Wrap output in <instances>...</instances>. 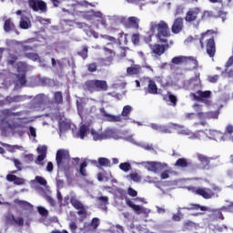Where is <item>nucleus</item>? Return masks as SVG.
<instances>
[{"label": "nucleus", "mask_w": 233, "mask_h": 233, "mask_svg": "<svg viewBox=\"0 0 233 233\" xmlns=\"http://www.w3.org/2000/svg\"><path fill=\"white\" fill-rule=\"evenodd\" d=\"M156 30H157V34L156 36L159 39L160 43H167V37H170V29L168 28V24L165 21L151 22L149 25V38L156 34Z\"/></svg>", "instance_id": "f257e3e1"}, {"label": "nucleus", "mask_w": 233, "mask_h": 233, "mask_svg": "<svg viewBox=\"0 0 233 233\" xmlns=\"http://www.w3.org/2000/svg\"><path fill=\"white\" fill-rule=\"evenodd\" d=\"M56 160L57 163L58 170L64 172L68 176L70 172V153L66 149H59L56 152Z\"/></svg>", "instance_id": "f03ea898"}, {"label": "nucleus", "mask_w": 233, "mask_h": 233, "mask_svg": "<svg viewBox=\"0 0 233 233\" xmlns=\"http://www.w3.org/2000/svg\"><path fill=\"white\" fill-rule=\"evenodd\" d=\"M132 112V106H125L122 110V114L118 116H114L108 114L105 107L100 108V113L102 115V117L104 118V121H108L109 123H121L123 121V117H128V114Z\"/></svg>", "instance_id": "7ed1b4c3"}, {"label": "nucleus", "mask_w": 233, "mask_h": 233, "mask_svg": "<svg viewBox=\"0 0 233 233\" xmlns=\"http://www.w3.org/2000/svg\"><path fill=\"white\" fill-rule=\"evenodd\" d=\"M210 34H212V31L210 30L203 33L199 38V43L201 48H203V45L207 43V54L209 56V57H214V56H216V42H214V36H212Z\"/></svg>", "instance_id": "20e7f679"}, {"label": "nucleus", "mask_w": 233, "mask_h": 233, "mask_svg": "<svg viewBox=\"0 0 233 233\" xmlns=\"http://www.w3.org/2000/svg\"><path fill=\"white\" fill-rule=\"evenodd\" d=\"M16 70L18 74L16 75V80H15V87L19 88V86H25L26 85V72L28 70H32V66H28L25 62H18L16 65Z\"/></svg>", "instance_id": "39448f33"}, {"label": "nucleus", "mask_w": 233, "mask_h": 233, "mask_svg": "<svg viewBox=\"0 0 233 233\" xmlns=\"http://www.w3.org/2000/svg\"><path fill=\"white\" fill-rule=\"evenodd\" d=\"M35 183H38V185H41L42 187H46L47 182L46 179H45L43 177L36 176L34 180H31V186L35 188V190L40 194V196H44L45 199H46L51 205V207H56V200L52 198V197L45 194V189H43L41 187L36 186Z\"/></svg>", "instance_id": "423d86ee"}, {"label": "nucleus", "mask_w": 233, "mask_h": 233, "mask_svg": "<svg viewBox=\"0 0 233 233\" xmlns=\"http://www.w3.org/2000/svg\"><path fill=\"white\" fill-rule=\"evenodd\" d=\"M85 89L88 92H105L108 90V85L105 80H88L85 83Z\"/></svg>", "instance_id": "0eeeda50"}, {"label": "nucleus", "mask_w": 233, "mask_h": 233, "mask_svg": "<svg viewBox=\"0 0 233 233\" xmlns=\"http://www.w3.org/2000/svg\"><path fill=\"white\" fill-rule=\"evenodd\" d=\"M64 22L66 23V26H76L77 28L82 29L88 37H92V35L95 39L99 37V35L96 31L92 30L90 25L85 23L74 22L72 20H64Z\"/></svg>", "instance_id": "6e6552de"}, {"label": "nucleus", "mask_w": 233, "mask_h": 233, "mask_svg": "<svg viewBox=\"0 0 233 233\" xmlns=\"http://www.w3.org/2000/svg\"><path fill=\"white\" fill-rule=\"evenodd\" d=\"M5 130H9V132L19 136V137H23V136H25V133L26 132V130L25 129V123L21 122V118H18V121L7 123Z\"/></svg>", "instance_id": "1a4fd4ad"}, {"label": "nucleus", "mask_w": 233, "mask_h": 233, "mask_svg": "<svg viewBox=\"0 0 233 233\" xmlns=\"http://www.w3.org/2000/svg\"><path fill=\"white\" fill-rule=\"evenodd\" d=\"M84 19L91 21V23H94L96 19H97V21L102 25V26H104L105 28H106L107 26L106 18L105 17L103 13H101V11L91 10L89 12L84 13Z\"/></svg>", "instance_id": "9d476101"}, {"label": "nucleus", "mask_w": 233, "mask_h": 233, "mask_svg": "<svg viewBox=\"0 0 233 233\" xmlns=\"http://www.w3.org/2000/svg\"><path fill=\"white\" fill-rule=\"evenodd\" d=\"M210 96H212L211 91L198 90L197 93H191L189 97H191L193 101H203L205 105H210V103H212L210 101Z\"/></svg>", "instance_id": "9b49d317"}, {"label": "nucleus", "mask_w": 233, "mask_h": 233, "mask_svg": "<svg viewBox=\"0 0 233 233\" xmlns=\"http://www.w3.org/2000/svg\"><path fill=\"white\" fill-rule=\"evenodd\" d=\"M193 108L198 113V119H218V117H219V112L218 110L203 113V109L201 108V106H199V104H195L193 106Z\"/></svg>", "instance_id": "f8f14e48"}, {"label": "nucleus", "mask_w": 233, "mask_h": 233, "mask_svg": "<svg viewBox=\"0 0 233 233\" xmlns=\"http://www.w3.org/2000/svg\"><path fill=\"white\" fill-rule=\"evenodd\" d=\"M142 167H145L147 170L149 172H154L155 174H157L161 172V170H165L168 167L166 163L161 162H142Z\"/></svg>", "instance_id": "ddd939ff"}, {"label": "nucleus", "mask_w": 233, "mask_h": 233, "mask_svg": "<svg viewBox=\"0 0 233 233\" xmlns=\"http://www.w3.org/2000/svg\"><path fill=\"white\" fill-rule=\"evenodd\" d=\"M70 203L74 208H76L77 211V214L80 216V218H86V209L85 208V205L79 199H77V197L75 195L71 196L70 198Z\"/></svg>", "instance_id": "4468645a"}, {"label": "nucleus", "mask_w": 233, "mask_h": 233, "mask_svg": "<svg viewBox=\"0 0 233 233\" xmlns=\"http://www.w3.org/2000/svg\"><path fill=\"white\" fill-rule=\"evenodd\" d=\"M29 6L34 12H40V14H46L48 7L43 0H29Z\"/></svg>", "instance_id": "2eb2a0df"}, {"label": "nucleus", "mask_w": 233, "mask_h": 233, "mask_svg": "<svg viewBox=\"0 0 233 233\" xmlns=\"http://www.w3.org/2000/svg\"><path fill=\"white\" fill-rule=\"evenodd\" d=\"M201 79L199 78V73H198L195 78L187 80L184 83V88L186 90H199L201 88Z\"/></svg>", "instance_id": "dca6fc26"}, {"label": "nucleus", "mask_w": 233, "mask_h": 233, "mask_svg": "<svg viewBox=\"0 0 233 233\" xmlns=\"http://www.w3.org/2000/svg\"><path fill=\"white\" fill-rule=\"evenodd\" d=\"M126 137L123 132L117 129L108 127L104 131V139H125Z\"/></svg>", "instance_id": "f3484780"}, {"label": "nucleus", "mask_w": 233, "mask_h": 233, "mask_svg": "<svg viewBox=\"0 0 233 233\" xmlns=\"http://www.w3.org/2000/svg\"><path fill=\"white\" fill-rule=\"evenodd\" d=\"M190 61L194 64L193 68H198V60L193 56H175L172 58L171 63L173 65H183L185 63H190Z\"/></svg>", "instance_id": "a211bd4d"}, {"label": "nucleus", "mask_w": 233, "mask_h": 233, "mask_svg": "<svg viewBox=\"0 0 233 233\" xmlns=\"http://www.w3.org/2000/svg\"><path fill=\"white\" fill-rule=\"evenodd\" d=\"M47 101H50L48 96L45 94L36 95L35 97L32 100L31 105H33V110H40L41 105H45Z\"/></svg>", "instance_id": "6ab92c4d"}, {"label": "nucleus", "mask_w": 233, "mask_h": 233, "mask_svg": "<svg viewBox=\"0 0 233 233\" xmlns=\"http://www.w3.org/2000/svg\"><path fill=\"white\" fill-rule=\"evenodd\" d=\"M127 207H130V208H132L134 212L138 216L142 214L145 216V218H148V214H150V209L143 206L136 205L130 200H127Z\"/></svg>", "instance_id": "aec40b11"}, {"label": "nucleus", "mask_w": 233, "mask_h": 233, "mask_svg": "<svg viewBox=\"0 0 233 233\" xmlns=\"http://www.w3.org/2000/svg\"><path fill=\"white\" fill-rule=\"evenodd\" d=\"M16 15H21L20 17V28L26 30L32 26V22L30 21V17L25 13V11L18 10L16 11Z\"/></svg>", "instance_id": "412c9836"}, {"label": "nucleus", "mask_w": 233, "mask_h": 233, "mask_svg": "<svg viewBox=\"0 0 233 233\" xmlns=\"http://www.w3.org/2000/svg\"><path fill=\"white\" fill-rule=\"evenodd\" d=\"M125 141H128L129 143H132V145H136V147H140V148L147 150V152H154V146L152 144H148L147 142H136L132 136L127 137Z\"/></svg>", "instance_id": "4be33fe9"}, {"label": "nucleus", "mask_w": 233, "mask_h": 233, "mask_svg": "<svg viewBox=\"0 0 233 233\" xmlns=\"http://www.w3.org/2000/svg\"><path fill=\"white\" fill-rule=\"evenodd\" d=\"M36 152L38 154L35 163L36 165H40V167H43L45 159H46V152H48V147L44 146H38L36 148Z\"/></svg>", "instance_id": "5701e85b"}, {"label": "nucleus", "mask_w": 233, "mask_h": 233, "mask_svg": "<svg viewBox=\"0 0 233 233\" xmlns=\"http://www.w3.org/2000/svg\"><path fill=\"white\" fill-rule=\"evenodd\" d=\"M96 207L103 212H108L109 198L106 196H99L96 198Z\"/></svg>", "instance_id": "b1692460"}, {"label": "nucleus", "mask_w": 233, "mask_h": 233, "mask_svg": "<svg viewBox=\"0 0 233 233\" xmlns=\"http://www.w3.org/2000/svg\"><path fill=\"white\" fill-rule=\"evenodd\" d=\"M200 13L201 9H199V7L190 8L186 14L185 21H187V23H193V21H197L198 15H199Z\"/></svg>", "instance_id": "393cba45"}, {"label": "nucleus", "mask_w": 233, "mask_h": 233, "mask_svg": "<svg viewBox=\"0 0 233 233\" xmlns=\"http://www.w3.org/2000/svg\"><path fill=\"white\" fill-rule=\"evenodd\" d=\"M195 194L197 196H201L204 198V199H211V198H214V191L210 188L207 187H198L194 190Z\"/></svg>", "instance_id": "a878e982"}, {"label": "nucleus", "mask_w": 233, "mask_h": 233, "mask_svg": "<svg viewBox=\"0 0 233 233\" xmlns=\"http://www.w3.org/2000/svg\"><path fill=\"white\" fill-rule=\"evenodd\" d=\"M208 129L198 130L196 132L191 131L189 139H198V141H205V139H208Z\"/></svg>", "instance_id": "bb28decb"}, {"label": "nucleus", "mask_w": 233, "mask_h": 233, "mask_svg": "<svg viewBox=\"0 0 233 233\" xmlns=\"http://www.w3.org/2000/svg\"><path fill=\"white\" fill-rule=\"evenodd\" d=\"M172 127L174 130H177V134H180L181 136H188V138L190 139V136L192 134L190 129L177 124H173Z\"/></svg>", "instance_id": "cd10ccee"}, {"label": "nucleus", "mask_w": 233, "mask_h": 233, "mask_svg": "<svg viewBox=\"0 0 233 233\" xmlns=\"http://www.w3.org/2000/svg\"><path fill=\"white\" fill-rule=\"evenodd\" d=\"M233 126L232 125H228L226 127L225 132L221 136V140L222 141H233Z\"/></svg>", "instance_id": "c85d7f7f"}, {"label": "nucleus", "mask_w": 233, "mask_h": 233, "mask_svg": "<svg viewBox=\"0 0 233 233\" xmlns=\"http://www.w3.org/2000/svg\"><path fill=\"white\" fill-rule=\"evenodd\" d=\"M145 94H151L152 96H156L157 94V85L152 79L148 80L147 87H145Z\"/></svg>", "instance_id": "c756f323"}, {"label": "nucleus", "mask_w": 233, "mask_h": 233, "mask_svg": "<svg viewBox=\"0 0 233 233\" xmlns=\"http://www.w3.org/2000/svg\"><path fill=\"white\" fill-rule=\"evenodd\" d=\"M221 136L223 133L216 129H208V139H213L214 141H223L221 140Z\"/></svg>", "instance_id": "7c9ffc66"}, {"label": "nucleus", "mask_w": 233, "mask_h": 233, "mask_svg": "<svg viewBox=\"0 0 233 233\" xmlns=\"http://www.w3.org/2000/svg\"><path fill=\"white\" fill-rule=\"evenodd\" d=\"M26 99V96H8L5 97V105H10L12 103H21V101H25Z\"/></svg>", "instance_id": "2f4dec72"}, {"label": "nucleus", "mask_w": 233, "mask_h": 233, "mask_svg": "<svg viewBox=\"0 0 233 233\" xmlns=\"http://www.w3.org/2000/svg\"><path fill=\"white\" fill-rule=\"evenodd\" d=\"M173 34H179L183 30V18H177L171 27Z\"/></svg>", "instance_id": "473e14b6"}, {"label": "nucleus", "mask_w": 233, "mask_h": 233, "mask_svg": "<svg viewBox=\"0 0 233 233\" xmlns=\"http://www.w3.org/2000/svg\"><path fill=\"white\" fill-rule=\"evenodd\" d=\"M89 127L86 125H82L78 131L74 135L75 137L79 139H85L86 137V135L88 134Z\"/></svg>", "instance_id": "72a5a7b5"}, {"label": "nucleus", "mask_w": 233, "mask_h": 233, "mask_svg": "<svg viewBox=\"0 0 233 233\" xmlns=\"http://www.w3.org/2000/svg\"><path fill=\"white\" fill-rule=\"evenodd\" d=\"M6 180L9 181V183H14V185L21 186L25 185V178L18 177L15 175H7Z\"/></svg>", "instance_id": "f704fd0d"}, {"label": "nucleus", "mask_w": 233, "mask_h": 233, "mask_svg": "<svg viewBox=\"0 0 233 233\" xmlns=\"http://www.w3.org/2000/svg\"><path fill=\"white\" fill-rule=\"evenodd\" d=\"M35 38H30L25 42L13 41V43H15L16 45H21L24 52H28V50H34V48H35V46H26V43H35Z\"/></svg>", "instance_id": "c9c22d12"}, {"label": "nucleus", "mask_w": 233, "mask_h": 233, "mask_svg": "<svg viewBox=\"0 0 233 233\" xmlns=\"http://www.w3.org/2000/svg\"><path fill=\"white\" fill-rule=\"evenodd\" d=\"M141 74V66L132 65L127 68V76H139Z\"/></svg>", "instance_id": "e433bc0d"}, {"label": "nucleus", "mask_w": 233, "mask_h": 233, "mask_svg": "<svg viewBox=\"0 0 233 233\" xmlns=\"http://www.w3.org/2000/svg\"><path fill=\"white\" fill-rule=\"evenodd\" d=\"M127 25L128 28H135V30H137L139 28V18L136 16L128 17Z\"/></svg>", "instance_id": "4c0bfd02"}, {"label": "nucleus", "mask_w": 233, "mask_h": 233, "mask_svg": "<svg viewBox=\"0 0 233 233\" xmlns=\"http://www.w3.org/2000/svg\"><path fill=\"white\" fill-rule=\"evenodd\" d=\"M15 203L21 207V208H24V210H27V212H32L34 210V206L27 201L16 199Z\"/></svg>", "instance_id": "58836bf2"}, {"label": "nucleus", "mask_w": 233, "mask_h": 233, "mask_svg": "<svg viewBox=\"0 0 233 233\" xmlns=\"http://www.w3.org/2000/svg\"><path fill=\"white\" fill-rule=\"evenodd\" d=\"M58 127L60 132H66V130H70V128H72V123L66 119H60L58 122Z\"/></svg>", "instance_id": "ea45409f"}, {"label": "nucleus", "mask_w": 233, "mask_h": 233, "mask_svg": "<svg viewBox=\"0 0 233 233\" xmlns=\"http://www.w3.org/2000/svg\"><path fill=\"white\" fill-rule=\"evenodd\" d=\"M198 227L199 225H198L197 223H194L190 220H187L183 224L182 230L183 232H187V230H198Z\"/></svg>", "instance_id": "a19ab883"}, {"label": "nucleus", "mask_w": 233, "mask_h": 233, "mask_svg": "<svg viewBox=\"0 0 233 233\" xmlns=\"http://www.w3.org/2000/svg\"><path fill=\"white\" fill-rule=\"evenodd\" d=\"M90 132L94 141H103L105 139V132L96 129H91Z\"/></svg>", "instance_id": "79ce46f5"}, {"label": "nucleus", "mask_w": 233, "mask_h": 233, "mask_svg": "<svg viewBox=\"0 0 233 233\" xmlns=\"http://www.w3.org/2000/svg\"><path fill=\"white\" fill-rule=\"evenodd\" d=\"M151 50L153 54H156V56H163V54H165V46L157 44V45L151 46Z\"/></svg>", "instance_id": "37998d69"}, {"label": "nucleus", "mask_w": 233, "mask_h": 233, "mask_svg": "<svg viewBox=\"0 0 233 233\" xmlns=\"http://www.w3.org/2000/svg\"><path fill=\"white\" fill-rule=\"evenodd\" d=\"M197 157H198V161H200V163L202 165V168H204V169L208 168V164L210 163V160L208 159V157H207V156L198 154Z\"/></svg>", "instance_id": "c03bdc74"}, {"label": "nucleus", "mask_w": 233, "mask_h": 233, "mask_svg": "<svg viewBox=\"0 0 233 233\" xmlns=\"http://www.w3.org/2000/svg\"><path fill=\"white\" fill-rule=\"evenodd\" d=\"M0 145L2 147H6L8 152H15V150H21L23 152V150H25V147H23V146H18V145L11 146L9 144H5L3 142H0Z\"/></svg>", "instance_id": "a18cd8bd"}, {"label": "nucleus", "mask_w": 233, "mask_h": 233, "mask_svg": "<svg viewBox=\"0 0 233 233\" xmlns=\"http://www.w3.org/2000/svg\"><path fill=\"white\" fill-rule=\"evenodd\" d=\"M165 101H169L171 102V105L173 106H176L177 105V97L174 96L171 92H167L166 96H164Z\"/></svg>", "instance_id": "49530a36"}, {"label": "nucleus", "mask_w": 233, "mask_h": 233, "mask_svg": "<svg viewBox=\"0 0 233 233\" xmlns=\"http://www.w3.org/2000/svg\"><path fill=\"white\" fill-rule=\"evenodd\" d=\"M100 223L101 222L98 218H94L90 224L87 222L84 223V228H86V227H91V228H93V230H96V228H97V227H99Z\"/></svg>", "instance_id": "de8ad7c7"}, {"label": "nucleus", "mask_w": 233, "mask_h": 233, "mask_svg": "<svg viewBox=\"0 0 233 233\" xmlns=\"http://www.w3.org/2000/svg\"><path fill=\"white\" fill-rule=\"evenodd\" d=\"M51 61H52V66L55 68H57V66H58V68H63L65 66V65H66V63H68V60L66 58L58 60L57 63L56 62V58H52Z\"/></svg>", "instance_id": "09e8293b"}, {"label": "nucleus", "mask_w": 233, "mask_h": 233, "mask_svg": "<svg viewBox=\"0 0 233 233\" xmlns=\"http://www.w3.org/2000/svg\"><path fill=\"white\" fill-rule=\"evenodd\" d=\"M174 124H168L167 126L160 125V129L158 132L161 134H172V130L174 128Z\"/></svg>", "instance_id": "8fccbe9b"}, {"label": "nucleus", "mask_w": 233, "mask_h": 233, "mask_svg": "<svg viewBox=\"0 0 233 233\" xmlns=\"http://www.w3.org/2000/svg\"><path fill=\"white\" fill-rule=\"evenodd\" d=\"M14 28H15V25H14V22H12V19L10 18L6 19L4 24L5 32H12Z\"/></svg>", "instance_id": "3c124183"}, {"label": "nucleus", "mask_w": 233, "mask_h": 233, "mask_svg": "<svg viewBox=\"0 0 233 233\" xmlns=\"http://www.w3.org/2000/svg\"><path fill=\"white\" fill-rule=\"evenodd\" d=\"M73 11L76 10V8H79V6H85L86 8H87V6H96V5L88 3L86 1H81V2H77L76 4H72L71 5Z\"/></svg>", "instance_id": "603ef678"}, {"label": "nucleus", "mask_w": 233, "mask_h": 233, "mask_svg": "<svg viewBox=\"0 0 233 233\" xmlns=\"http://www.w3.org/2000/svg\"><path fill=\"white\" fill-rule=\"evenodd\" d=\"M113 194L117 199H123L124 198H127V191L122 188H116Z\"/></svg>", "instance_id": "864d4df0"}, {"label": "nucleus", "mask_w": 233, "mask_h": 233, "mask_svg": "<svg viewBox=\"0 0 233 233\" xmlns=\"http://www.w3.org/2000/svg\"><path fill=\"white\" fill-rule=\"evenodd\" d=\"M86 167H88L86 161H84L80 164L78 173L80 176H82V177H86L88 176V173H86Z\"/></svg>", "instance_id": "5fc2aeb1"}, {"label": "nucleus", "mask_w": 233, "mask_h": 233, "mask_svg": "<svg viewBox=\"0 0 233 233\" xmlns=\"http://www.w3.org/2000/svg\"><path fill=\"white\" fill-rule=\"evenodd\" d=\"M12 116V110L10 109H3L0 111V121H5Z\"/></svg>", "instance_id": "6e6d98bb"}, {"label": "nucleus", "mask_w": 233, "mask_h": 233, "mask_svg": "<svg viewBox=\"0 0 233 233\" xmlns=\"http://www.w3.org/2000/svg\"><path fill=\"white\" fill-rule=\"evenodd\" d=\"M54 103L56 105H61L63 103V93L57 91L54 94Z\"/></svg>", "instance_id": "4d7b16f0"}, {"label": "nucleus", "mask_w": 233, "mask_h": 233, "mask_svg": "<svg viewBox=\"0 0 233 233\" xmlns=\"http://www.w3.org/2000/svg\"><path fill=\"white\" fill-rule=\"evenodd\" d=\"M25 57L30 59L31 61H39V55L37 53H25Z\"/></svg>", "instance_id": "13d9d810"}, {"label": "nucleus", "mask_w": 233, "mask_h": 233, "mask_svg": "<svg viewBox=\"0 0 233 233\" xmlns=\"http://www.w3.org/2000/svg\"><path fill=\"white\" fill-rule=\"evenodd\" d=\"M119 168L123 172H129L131 170V168H132V166L130 165V163L125 162V163H121L119 165Z\"/></svg>", "instance_id": "bf43d9fd"}, {"label": "nucleus", "mask_w": 233, "mask_h": 233, "mask_svg": "<svg viewBox=\"0 0 233 233\" xmlns=\"http://www.w3.org/2000/svg\"><path fill=\"white\" fill-rule=\"evenodd\" d=\"M98 165L100 167H110V160L106 157H100L98 158Z\"/></svg>", "instance_id": "052dcab7"}, {"label": "nucleus", "mask_w": 233, "mask_h": 233, "mask_svg": "<svg viewBox=\"0 0 233 233\" xmlns=\"http://www.w3.org/2000/svg\"><path fill=\"white\" fill-rule=\"evenodd\" d=\"M110 177H112V175H106V173H99L97 175V179L98 181H108V179H110Z\"/></svg>", "instance_id": "680f3d73"}, {"label": "nucleus", "mask_w": 233, "mask_h": 233, "mask_svg": "<svg viewBox=\"0 0 233 233\" xmlns=\"http://www.w3.org/2000/svg\"><path fill=\"white\" fill-rule=\"evenodd\" d=\"M175 165L176 167H181L182 168H185L186 167H187L188 162H187V159L185 158H179L177 160Z\"/></svg>", "instance_id": "e2e57ef3"}, {"label": "nucleus", "mask_w": 233, "mask_h": 233, "mask_svg": "<svg viewBox=\"0 0 233 233\" xmlns=\"http://www.w3.org/2000/svg\"><path fill=\"white\" fill-rule=\"evenodd\" d=\"M211 211L213 214V218H215V219H224L223 214L221 213V209H213Z\"/></svg>", "instance_id": "0e129e2a"}, {"label": "nucleus", "mask_w": 233, "mask_h": 233, "mask_svg": "<svg viewBox=\"0 0 233 233\" xmlns=\"http://www.w3.org/2000/svg\"><path fill=\"white\" fill-rule=\"evenodd\" d=\"M37 212L42 216V218H46V216H48V209L45 208V207L38 206Z\"/></svg>", "instance_id": "69168bd1"}, {"label": "nucleus", "mask_w": 233, "mask_h": 233, "mask_svg": "<svg viewBox=\"0 0 233 233\" xmlns=\"http://www.w3.org/2000/svg\"><path fill=\"white\" fill-rule=\"evenodd\" d=\"M15 61H17V56L14 54H10L7 58L8 65H11V66H14V65H15Z\"/></svg>", "instance_id": "338daca9"}, {"label": "nucleus", "mask_w": 233, "mask_h": 233, "mask_svg": "<svg viewBox=\"0 0 233 233\" xmlns=\"http://www.w3.org/2000/svg\"><path fill=\"white\" fill-rule=\"evenodd\" d=\"M222 76H224V77H233V68L229 69L226 67L225 71L222 72Z\"/></svg>", "instance_id": "774afa93"}]
</instances>
